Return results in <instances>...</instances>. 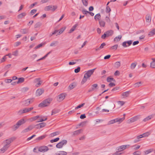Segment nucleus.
<instances>
[{
	"label": "nucleus",
	"instance_id": "42",
	"mask_svg": "<svg viewBox=\"0 0 155 155\" xmlns=\"http://www.w3.org/2000/svg\"><path fill=\"white\" fill-rule=\"evenodd\" d=\"M152 117V116H149L145 118L143 120L144 122H146L149 120Z\"/></svg>",
	"mask_w": 155,
	"mask_h": 155
},
{
	"label": "nucleus",
	"instance_id": "43",
	"mask_svg": "<svg viewBox=\"0 0 155 155\" xmlns=\"http://www.w3.org/2000/svg\"><path fill=\"white\" fill-rule=\"evenodd\" d=\"M137 65V63H133L131 64L130 66V68L131 69H134L136 67Z\"/></svg>",
	"mask_w": 155,
	"mask_h": 155
},
{
	"label": "nucleus",
	"instance_id": "4",
	"mask_svg": "<svg viewBox=\"0 0 155 155\" xmlns=\"http://www.w3.org/2000/svg\"><path fill=\"white\" fill-rule=\"evenodd\" d=\"M33 101L34 99L33 98L27 99L23 101V104L25 106H27L32 102Z\"/></svg>",
	"mask_w": 155,
	"mask_h": 155
},
{
	"label": "nucleus",
	"instance_id": "9",
	"mask_svg": "<svg viewBox=\"0 0 155 155\" xmlns=\"http://www.w3.org/2000/svg\"><path fill=\"white\" fill-rule=\"evenodd\" d=\"M34 82L36 83L35 86L37 87H39L42 83V81H41V78H40L35 79Z\"/></svg>",
	"mask_w": 155,
	"mask_h": 155
},
{
	"label": "nucleus",
	"instance_id": "1",
	"mask_svg": "<svg viewBox=\"0 0 155 155\" xmlns=\"http://www.w3.org/2000/svg\"><path fill=\"white\" fill-rule=\"evenodd\" d=\"M52 101L51 98H49L43 101L42 102L38 105L39 107H43L48 106L50 102Z\"/></svg>",
	"mask_w": 155,
	"mask_h": 155
},
{
	"label": "nucleus",
	"instance_id": "25",
	"mask_svg": "<svg viewBox=\"0 0 155 155\" xmlns=\"http://www.w3.org/2000/svg\"><path fill=\"white\" fill-rule=\"evenodd\" d=\"M107 82H110L111 81L115 82V80L113 78L110 77H108L107 78Z\"/></svg>",
	"mask_w": 155,
	"mask_h": 155
},
{
	"label": "nucleus",
	"instance_id": "23",
	"mask_svg": "<svg viewBox=\"0 0 155 155\" xmlns=\"http://www.w3.org/2000/svg\"><path fill=\"white\" fill-rule=\"evenodd\" d=\"M129 91H127L123 92L122 94V96L123 98H125L128 97L129 95Z\"/></svg>",
	"mask_w": 155,
	"mask_h": 155
},
{
	"label": "nucleus",
	"instance_id": "58",
	"mask_svg": "<svg viewBox=\"0 0 155 155\" xmlns=\"http://www.w3.org/2000/svg\"><path fill=\"white\" fill-rule=\"evenodd\" d=\"M29 131L30 130H29V128L28 127L27 128L25 129L24 130H22L21 132V133H24L27 132Z\"/></svg>",
	"mask_w": 155,
	"mask_h": 155
},
{
	"label": "nucleus",
	"instance_id": "32",
	"mask_svg": "<svg viewBox=\"0 0 155 155\" xmlns=\"http://www.w3.org/2000/svg\"><path fill=\"white\" fill-rule=\"evenodd\" d=\"M46 137V135H42L37 138L35 140H40L45 138Z\"/></svg>",
	"mask_w": 155,
	"mask_h": 155
},
{
	"label": "nucleus",
	"instance_id": "59",
	"mask_svg": "<svg viewBox=\"0 0 155 155\" xmlns=\"http://www.w3.org/2000/svg\"><path fill=\"white\" fill-rule=\"evenodd\" d=\"M141 154V152L139 151H136L133 153V154H134L135 155H140Z\"/></svg>",
	"mask_w": 155,
	"mask_h": 155
},
{
	"label": "nucleus",
	"instance_id": "16",
	"mask_svg": "<svg viewBox=\"0 0 155 155\" xmlns=\"http://www.w3.org/2000/svg\"><path fill=\"white\" fill-rule=\"evenodd\" d=\"M9 147V146L5 145L0 150V153H4L8 149Z\"/></svg>",
	"mask_w": 155,
	"mask_h": 155
},
{
	"label": "nucleus",
	"instance_id": "29",
	"mask_svg": "<svg viewBox=\"0 0 155 155\" xmlns=\"http://www.w3.org/2000/svg\"><path fill=\"white\" fill-rule=\"evenodd\" d=\"M125 117H123L122 118H116V122H119L120 123L122 122L125 119Z\"/></svg>",
	"mask_w": 155,
	"mask_h": 155
},
{
	"label": "nucleus",
	"instance_id": "7",
	"mask_svg": "<svg viewBox=\"0 0 155 155\" xmlns=\"http://www.w3.org/2000/svg\"><path fill=\"white\" fill-rule=\"evenodd\" d=\"M95 69V68H94L88 71L84 75L88 78H90L91 76V75L93 74Z\"/></svg>",
	"mask_w": 155,
	"mask_h": 155
},
{
	"label": "nucleus",
	"instance_id": "45",
	"mask_svg": "<svg viewBox=\"0 0 155 155\" xmlns=\"http://www.w3.org/2000/svg\"><path fill=\"white\" fill-rule=\"evenodd\" d=\"M116 119L111 120L108 122L107 124L108 125H110L112 124H113L116 122Z\"/></svg>",
	"mask_w": 155,
	"mask_h": 155
},
{
	"label": "nucleus",
	"instance_id": "37",
	"mask_svg": "<svg viewBox=\"0 0 155 155\" xmlns=\"http://www.w3.org/2000/svg\"><path fill=\"white\" fill-rule=\"evenodd\" d=\"M66 29L65 27H64L61 28L59 30L58 32V35H59L63 33V32L64 31V30Z\"/></svg>",
	"mask_w": 155,
	"mask_h": 155
},
{
	"label": "nucleus",
	"instance_id": "35",
	"mask_svg": "<svg viewBox=\"0 0 155 155\" xmlns=\"http://www.w3.org/2000/svg\"><path fill=\"white\" fill-rule=\"evenodd\" d=\"M154 34H155V28L150 31L148 34V35L150 36H151Z\"/></svg>",
	"mask_w": 155,
	"mask_h": 155
},
{
	"label": "nucleus",
	"instance_id": "63",
	"mask_svg": "<svg viewBox=\"0 0 155 155\" xmlns=\"http://www.w3.org/2000/svg\"><path fill=\"white\" fill-rule=\"evenodd\" d=\"M150 67L153 68H155V62H152L150 63Z\"/></svg>",
	"mask_w": 155,
	"mask_h": 155
},
{
	"label": "nucleus",
	"instance_id": "17",
	"mask_svg": "<svg viewBox=\"0 0 155 155\" xmlns=\"http://www.w3.org/2000/svg\"><path fill=\"white\" fill-rule=\"evenodd\" d=\"M107 37H109L112 35L114 34V31L112 30H110L105 32Z\"/></svg>",
	"mask_w": 155,
	"mask_h": 155
},
{
	"label": "nucleus",
	"instance_id": "6",
	"mask_svg": "<svg viewBox=\"0 0 155 155\" xmlns=\"http://www.w3.org/2000/svg\"><path fill=\"white\" fill-rule=\"evenodd\" d=\"M48 150L49 148L48 147L43 146L40 147L38 148V151L44 153L47 151Z\"/></svg>",
	"mask_w": 155,
	"mask_h": 155
},
{
	"label": "nucleus",
	"instance_id": "5",
	"mask_svg": "<svg viewBox=\"0 0 155 155\" xmlns=\"http://www.w3.org/2000/svg\"><path fill=\"white\" fill-rule=\"evenodd\" d=\"M66 96V94L64 93L61 94L57 97V101L58 102L62 101L64 99Z\"/></svg>",
	"mask_w": 155,
	"mask_h": 155
},
{
	"label": "nucleus",
	"instance_id": "28",
	"mask_svg": "<svg viewBox=\"0 0 155 155\" xmlns=\"http://www.w3.org/2000/svg\"><path fill=\"white\" fill-rule=\"evenodd\" d=\"M88 78L86 77L84 75L83 78L81 81V84L82 85L85 83L87 81Z\"/></svg>",
	"mask_w": 155,
	"mask_h": 155
},
{
	"label": "nucleus",
	"instance_id": "38",
	"mask_svg": "<svg viewBox=\"0 0 155 155\" xmlns=\"http://www.w3.org/2000/svg\"><path fill=\"white\" fill-rule=\"evenodd\" d=\"M99 24L101 27H104L105 26V23L104 21L101 20L99 21Z\"/></svg>",
	"mask_w": 155,
	"mask_h": 155
},
{
	"label": "nucleus",
	"instance_id": "44",
	"mask_svg": "<svg viewBox=\"0 0 155 155\" xmlns=\"http://www.w3.org/2000/svg\"><path fill=\"white\" fill-rule=\"evenodd\" d=\"M141 85V82H139L135 83L134 85V86L135 87H139Z\"/></svg>",
	"mask_w": 155,
	"mask_h": 155
},
{
	"label": "nucleus",
	"instance_id": "51",
	"mask_svg": "<svg viewBox=\"0 0 155 155\" xmlns=\"http://www.w3.org/2000/svg\"><path fill=\"white\" fill-rule=\"evenodd\" d=\"M111 11L110 8L109 6H107L106 8V13H108Z\"/></svg>",
	"mask_w": 155,
	"mask_h": 155
},
{
	"label": "nucleus",
	"instance_id": "41",
	"mask_svg": "<svg viewBox=\"0 0 155 155\" xmlns=\"http://www.w3.org/2000/svg\"><path fill=\"white\" fill-rule=\"evenodd\" d=\"M40 116L38 115L33 117L30 119V120L31 121L35 120H37L38 118H39Z\"/></svg>",
	"mask_w": 155,
	"mask_h": 155
},
{
	"label": "nucleus",
	"instance_id": "8",
	"mask_svg": "<svg viewBox=\"0 0 155 155\" xmlns=\"http://www.w3.org/2000/svg\"><path fill=\"white\" fill-rule=\"evenodd\" d=\"M95 69V68H94L88 71L84 75L88 78H90L91 76V75L93 74Z\"/></svg>",
	"mask_w": 155,
	"mask_h": 155
},
{
	"label": "nucleus",
	"instance_id": "26",
	"mask_svg": "<svg viewBox=\"0 0 155 155\" xmlns=\"http://www.w3.org/2000/svg\"><path fill=\"white\" fill-rule=\"evenodd\" d=\"M42 25V23L40 22H38L35 24L34 25V28H37L40 27Z\"/></svg>",
	"mask_w": 155,
	"mask_h": 155
},
{
	"label": "nucleus",
	"instance_id": "61",
	"mask_svg": "<svg viewBox=\"0 0 155 155\" xmlns=\"http://www.w3.org/2000/svg\"><path fill=\"white\" fill-rule=\"evenodd\" d=\"M58 42L57 41H54L50 44V46H54V45H55V44H58Z\"/></svg>",
	"mask_w": 155,
	"mask_h": 155
},
{
	"label": "nucleus",
	"instance_id": "57",
	"mask_svg": "<svg viewBox=\"0 0 155 155\" xmlns=\"http://www.w3.org/2000/svg\"><path fill=\"white\" fill-rule=\"evenodd\" d=\"M44 45V43H41V44L38 45L36 46L35 47V49H38V48H40V47H41V46H42Z\"/></svg>",
	"mask_w": 155,
	"mask_h": 155
},
{
	"label": "nucleus",
	"instance_id": "50",
	"mask_svg": "<svg viewBox=\"0 0 155 155\" xmlns=\"http://www.w3.org/2000/svg\"><path fill=\"white\" fill-rule=\"evenodd\" d=\"M59 152L60 155H66L67 154V152L65 151H60Z\"/></svg>",
	"mask_w": 155,
	"mask_h": 155
},
{
	"label": "nucleus",
	"instance_id": "33",
	"mask_svg": "<svg viewBox=\"0 0 155 155\" xmlns=\"http://www.w3.org/2000/svg\"><path fill=\"white\" fill-rule=\"evenodd\" d=\"M101 16L100 13H98L96 14L94 17V19L97 20V19L100 20L101 18Z\"/></svg>",
	"mask_w": 155,
	"mask_h": 155
},
{
	"label": "nucleus",
	"instance_id": "21",
	"mask_svg": "<svg viewBox=\"0 0 155 155\" xmlns=\"http://www.w3.org/2000/svg\"><path fill=\"white\" fill-rule=\"evenodd\" d=\"M82 130V129H80L73 132V136L78 135L81 133V131Z\"/></svg>",
	"mask_w": 155,
	"mask_h": 155
},
{
	"label": "nucleus",
	"instance_id": "62",
	"mask_svg": "<svg viewBox=\"0 0 155 155\" xmlns=\"http://www.w3.org/2000/svg\"><path fill=\"white\" fill-rule=\"evenodd\" d=\"M28 127L29 128V130H32L33 128L35 127V126L34 125H31L29 126Z\"/></svg>",
	"mask_w": 155,
	"mask_h": 155
},
{
	"label": "nucleus",
	"instance_id": "47",
	"mask_svg": "<svg viewBox=\"0 0 155 155\" xmlns=\"http://www.w3.org/2000/svg\"><path fill=\"white\" fill-rule=\"evenodd\" d=\"M88 0H82L83 4L85 6H87L88 5Z\"/></svg>",
	"mask_w": 155,
	"mask_h": 155
},
{
	"label": "nucleus",
	"instance_id": "12",
	"mask_svg": "<svg viewBox=\"0 0 155 155\" xmlns=\"http://www.w3.org/2000/svg\"><path fill=\"white\" fill-rule=\"evenodd\" d=\"M28 108H25L23 109L20 110L18 112V114L19 115H21L24 113H26L29 112Z\"/></svg>",
	"mask_w": 155,
	"mask_h": 155
},
{
	"label": "nucleus",
	"instance_id": "64",
	"mask_svg": "<svg viewBox=\"0 0 155 155\" xmlns=\"http://www.w3.org/2000/svg\"><path fill=\"white\" fill-rule=\"evenodd\" d=\"M29 90L28 87H24L22 88V91L23 92H25L28 91Z\"/></svg>",
	"mask_w": 155,
	"mask_h": 155
},
{
	"label": "nucleus",
	"instance_id": "39",
	"mask_svg": "<svg viewBox=\"0 0 155 155\" xmlns=\"http://www.w3.org/2000/svg\"><path fill=\"white\" fill-rule=\"evenodd\" d=\"M25 79L23 78H20L18 79V81L17 82V84L21 83L24 82Z\"/></svg>",
	"mask_w": 155,
	"mask_h": 155
},
{
	"label": "nucleus",
	"instance_id": "48",
	"mask_svg": "<svg viewBox=\"0 0 155 155\" xmlns=\"http://www.w3.org/2000/svg\"><path fill=\"white\" fill-rule=\"evenodd\" d=\"M118 47V45H114L111 47L110 48V49L111 50H116Z\"/></svg>",
	"mask_w": 155,
	"mask_h": 155
},
{
	"label": "nucleus",
	"instance_id": "49",
	"mask_svg": "<svg viewBox=\"0 0 155 155\" xmlns=\"http://www.w3.org/2000/svg\"><path fill=\"white\" fill-rule=\"evenodd\" d=\"M153 151L152 149H150L144 151L145 154L146 155L148 154L149 153Z\"/></svg>",
	"mask_w": 155,
	"mask_h": 155
},
{
	"label": "nucleus",
	"instance_id": "20",
	"mask_svg": "<svg viewBox=\"0 0 155 155\" xmlns=\"http://www.w3.org/2000/svg\"><path fill=\"white\" fill-rule=\"evenodd\" d=\"M77 86V84L75 82H74L70 84L68 87L70 90L74 88Z\"/></svg>",
	"mask_w": 155,
	"mask_h": 155
},
{
	"label": "nucleus",
	"instance_id": "14",
	"mask_svg": "<svg viewBox=\"0 0 155 155\" xmlns=\"http://www.w3.org/2000/svg\"><path fill=\"white\" fill-rule=\"evenodd\" d=\"M150 134V133L149 132H147L146 133L143 134H141L140 135L137 136V138L138 139H139L140 138H142L143 137H148Z\"/></svg>",
	"mask_w": 155,
	"mask_h": 155
},
{
	"label": "nucleus",
	"instance_id": "15",
	"mask_svg": "<svg viewBox=\"0 0 155 155\" xmlns=\"http://www.w3.org/2000/svg\"><path fill=\"white\" fill-rule=\"evenodd\" d=\"M44 92V90L43 89H38L36 91V94L37 96H40Z\"/></svg>",
	"mask_w": 155,
	"mask_h": 155
},
{
	"label": "nucleus",
	"instance_id": "22",
	"mask_svg": "<svg viewBox=\"0 0 155 155\" xmlns=\"http://www.w3.org/2000/svg\"><path fill=\"white\" fill-rule=\"evenodd\" d=\"M122 38V36L121 35H119L117 36L114 39V42H118L120 41Z\"/></svg>",
	"mask_w": 155,
	"mask_h": 155
},
{
	"label": "nucleus",
	"instance_id": "55",
	"mask_svg": "<svg viewBox=\"0 0 155 155\" xmlns=\"http://www.w3.org/2000/svg\"><path fill=\"white\" fill-rule=\"evenodd\" d=\"M18 50H16L12 52V54L16 56H17L18 55Z\"/></svg>",
	"mask_w": 155,
	"mask_h": 155
},
{
	"label": "nucleus",
	"instance_id": "36",
	"mask_svg": "<svg viewBox=\"0 0 155 155\" xmlns=\"http://www.w3.org/2000/svg\"><path fill=\"white\" fill-rule=\"evenodd\" d=\"M52 8V5H49L48 6H47L45 7V11H49L51 10Z\"/></svg>",
	"mask_w": 155,
	"mask_h": 155
},
{
	"label": "nucleus",
	"instance_id": "19",
	"mask_svg": "<svg viewBox=\"0 0 155 155\" xmlns=\"http://www.w3.org/2000/svg\"><path fill=\"white\" fill-rule=\"evenodd\" d=\"M26 15V13L25 12L22 13L17 16V18L18 19H21Z\"/></svg>",
	"mask_w": 155,
	"mask_h": 155
},
{
	"label": "nucleus",
	"instance_id": "24",
	"mask_svg": "<svg viewBox=\"0 0 155 155\" xmlns=\"http://www.w3.org/2000/svg\"><path fill=\"white\" fill-rule=\"evenodd\" d=\"M125 145L121 146L120 147H118L117 150L119 152L121 151H122L125 149Z\"/></svg>",
	"mask_w": 155,
	"mask_h": 155
},
{
	"label": "nucleus",
	"instance_id": "56",
	"mask_svg": "<svg viewBox=\"0 0 155 155\" xmlns=\"http://www.w3.org/2000/svg\"><path fill=\"white\" fill-rule=\"evenodd\" d=\"M46 125L45 123L44 122L41 123L39 124V125H40V127L41 128L44 127Z\"/></svg>",
	"mask_w": 155,
	"mask_h": 155
},
{
	"label": "nucleus",
	"instance_id": "13",
	"mask_svg": "<svg viewBox=\"0 0 155 155\" xmlns=\"http://www.w3.org/2000/svg\"><path fill=\"white\" fill-rule=\"evenodd\" d=\"M15 139V138L14 137H12L9 139L6 140L4 141L6 143L5 145L9 146V144L12 142Z\"/></svg>",
	"mask_w": 155,
	"mask_h": 155
},
{
	"label": "nucleus",
	"instance_id": "18",
	"mask_svg": "<svg viewBox=\"0 0 155 155\" xmlns=\"http://www.w3.org/2000/svg\"><path fill=\"white\" fill-rule=\"evenodd\" d=\"M20 31L22 34H26L28 33L29 29L26 28L22 29L20 30Z\"/></svg>",
	"mask_w": 155,
	"mask_h": 155
},
{
	"label": "nucleus",
	"instance_id": "34",
	"mask_svg": "<svg viewBox=\"0 0 155 155\" xmlns=\"http://www.w3.org/2000/svg\"><path fill=\"white\" fill-rule=\"evenodd\" d=\"M59 132L58 131H56L51 133L50 135L51 137H53L59 134Z\"/></svg>",
	"mask_w": 155,
	"mask_h": 155
},
{
	"label": "nucleus",
	"instance_id": "27",
	"mask_svg": "<svg viewBox=\"0 0 155 155\" xmlns=\"http://www.w3.org/2000/svg\"><path fill=\"white\" fill-rule=\"evenodd\" d=\"M146 21L147 22L150 23L151 21V17L149 15H147L146 16Z\"/></svg>",
	"mask_w": 155,
	"mask_h": 155
},
{
	"label": "nucleus",
	"instance_id": "2",
	"mask_svg": "<svg viewBox=\"0 0 155 155\" xmlns=\"http://www.w3.org/2000/svg\"><path fill=\"white\" fill-rule=\"evenodd\" d=\"M25 122V121L23 119H21L12 127V129L14 131L15 130L20 126L24 124Z\"/></svg>",
	"mask_w": 155,
	"mask_h": 155
},
{
	"label": "nucleus",
	"instance_id": "30",
	"mask_svg": "<svg viewBox=\"0 0 155 155\" xmlns=\"http://www.w3.org/2000/svg\"><path fill=\"white\" fill-rule=\"evenodd\" d=\"M60 110L58 109H54L52 111L51 115L55 114L59 112Z\"/></svg>",
	"mask_w": 155,
	"mask_h": 155
},
{
	"label": "nucleus",
	"instance_id": "52",
	"mask_svg": "<svg viewBox=\"0 0 155 155\" xmlns=\"http://www.w3.org/2000/svg\"><path fill=\"white\" fill-rule=\"evenodd\" d=\"M115 66L116 67H117V68H118L120 66V61H117V62H116L115 64Z\"/></svg>",
	"mask_w": 155,
	"mask_h": 155
},
{
	"label": "nucleus",
	"instance_id": "60",
	"mask_svg": "<svg viewBox=\"0 0 155 155\" xmlns=\"http://www.w3.org/2000/svg\"><path fill=\"white\" fill-rule=\"evenodd\" d=\"M80 70V67H78L77 68H75L74 69V72L75 73H78L79 72Z\"/></svg>",
	"mask_w": 155,
	"mask_h": 155
},
{
	"label": "nucleus",
	"instance_id": "10",
	"mask_svg": "<svg viewBox=\"0 0 155 155\" xmlns=\"http://www.w3.org/2000/svg\"><path fill=\"white\" fill-rule=\"evenodd\" d=\"M132 42V40L124 41L122 43V46L124 48L129 46L131 45Z\"/></svg>",
	"mask_w": 155,
	"mask_h": 155
},
{
	"label": "nucleus",
	"instance_id": "11",
	"mask_svg": "<svg viewBox=\"0 0 155 155\" xmlns=\"http://www.w3.org/2000/svg\"><path fill=\"white\" fill-rule=\"evenodd\" d=\"M139 118V117L138 116H135L130 119H129L127 120V123L129 124L131 123L134 122L135 121L137 120Z\"/></svg>",
	"mask_w": 155,
	"mask_h": 155
},
{
	"label": "nucleus",
	"instance_id": "46",
	"mask_svg": "<svg viewBox=\"0 0 155 155\" xmlns=\"http://www.w3.org/2000/svg\"><path fill=\"white\" fill-rule=\"evenodd\" d=\"M59 137H57L55 139L51 140H50V142L51 143H53L54 142H55L58 141L59 140Z\"/></svg>",
	"mask_w": 155,
	"mask_h": 155
},
{
	"label": "nucleus",
	"instance_id": "3",
	"mask_svg": "<svg viewBox=\"0 0 155 155\" xmlns=\"http://www.w3.org/2000/svg\"><path fill=\"white\" fill-rule=\"evenodd\" d=\"M67 143V141L66 140H63L61 142H60L56 145V147L58 148H61L63 146L66 145Z\"/></svg>",
	"mask_w": 155,
	"mask_h": 155
},
{
	"label": "nucleus",
	"instance_id": "40",
	"mask_svg": "<svg viewBox=\"0 0 155 155\" xmlns=\"http://www.w3.org/2000/svg\"><path fill=\"white\" fill-rule=\"evenodd\" d=\"M98 85L97 84H94L91 85L92 90H94L95 89H97Z\"/></svg>",
	"mask_w": 155,
	"mask_h": 155
},
{
	"label": "nucleus",
	"instance_id": "54",
	"mask_svg": "<svg viewBox=\"0 0 155 155\" xmlns=\"http://www.w3.org/2000/svg\"><path fill=\"white\" fill-rule=\"evenodd\" d=\"M84 104H85L84 103H83L81 104H80V105H79L78 106H77V107H76L75 109V110H76L78 108H80L81 107L83 106L84 105Z\"/></svg>",
	"mask_w": 155,
	"mask_h": 155
},
{
	"label": "nucleus",
	"instance_id": "53",
	"mask_svg": "<svg viewBox=\"0 0 155 155\" xmlns=\"http://www.w3.org/2000/svg\"><path fill=\"white\" fill-rule=\"evenodd\" d=\"M117 102L121 106H122L125 104L124 102L121 101H118Z\"/></svg>",
	"mask_w": 155,
	"mask_h": 155
},
{
	"label": "nucleus",
	"instance_id": "31",
	"mask_svg": "<svg viewBox=\"0 0 155 155\" xmlns=\"http://www.w3.org/2000/svg\"><path fill=\"white\" fill-rule=\"evenodd\" d=\"M77 25H78L77 24H75L74 25L70 30L69 33H70L73 32L75 30Z\"/></svg>",
	"mask_w": 155,
	"mask_h": 155
}]
</instances>
